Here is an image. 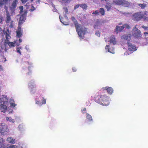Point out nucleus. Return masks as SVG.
Returning <instances> with one entry per match:
<instances>
[{
  "mask_svg": "<svg viewBox=\"0 0 148 148\" xmlns=\"http://www.w3.org/2000/svg\"><path fill=\"white\" fill-rule=\"evenodd\" d=\"M1 100L0 101L1 104L0 105V110L1 112L5 113L8 111L9 113L13 112V110L9 105L8 99L7 95H3L1 98Z\"/></svg>",
  "mask_w": 148,
  "mask_h": 148,
  "instance_id": "f257e3e1",
  "label": "nucleus"
},
{
  "mask_svg": "<svg viewBox=\"0 0 148 148\" xmlns=\"http://www.w3.org/2000/svg\"><path fill=\"white\" fill-rule=\"evenodd\" d=\"M71 19L75 23L77 32L80 38H83L84 35L86 30V29L83 26H81L77 24V22L74 17L72 16Z\"/></svg>",
  "mask_w": 148,
  "mask_h": 148,
  "instance_id": "f03ea898",
  "label": "nucleus"
},
{
  "mask_svg": "<svg viewBox=\"0 0 148 148\" xmlns=\"http://www.w3.org/2000/svg\"><path fill=\"white\" fill-rule=\"evenodd\" d=\"M96 101L103 106H107L109 105L110 99L105 95L98 96L95 97Z\"/></svg>",
  "mask_w": 148,
  "mask_h": 148,
  "instance_id": "7ed1b4c3",
  "label": "nucleus"
},
{
  "mask_svg": "<svg viewBox=\"0 0 148 148\" xmlns=\"http://www.w3.org/2000/svg\"><path fill=\"white\" fill-rule=\"evenodd\" d=\"M147 13L146 11L135 13L132 15V18L134 21H138L141 18H143L145 21H147L148 22V18H146L145 16Z\"/></svg>",
  "mask_w": 148,
  "mask_h": 148,
  "instance_id": "20e7f679",
  "label": "nucleus"
},
{
  "mask_svg": "<svg viewBox=\"0 0 148 148\" xmlns=\"http://www.w3.org/2000/svg\"><path fill=\"white\" fill-rule=\"evenodd\" d=\"M19 8L20 10V13L21 16L20 17L19 20V24H21L24 22L25 19V16L27 12L25 11L24 13L23 11V6L19 7Z\"/></svg>",
  "mask_w": 148,
  "mask_h": 148,
  "instance_id": "39448f33",
  "label": "nucleus"
},
{
  "mask_svg": "<svg viewBox=\"0 0 148 148\" xmlns=\"http://www.w3.org/2000/svg\"><path fill=\"white\" fill-rule=\"evenodd\" d=\"M132 34L134 37L137 38H139L141 37V32L137 28L136 25L133 29Z\"/></svg>",
  "mask_w": 148,
  "mask_h": 148,
  "instance_id": "423d86ee",
  "label": "nucleus"
},
{
  "mask_svg": "<svg viewBox=\"0 0 148 148\" xmlns=\"http://www.w3.org/2000/svg\"><path fill=\"white\" fill-rule=\"evenodd\" d=\"M127 44L128 50L131 52L130 53H129L128 51L125 52L124 54L125 55H128L133 51H135L137 50V48L135 45L132 44L130 42H127Z\"/></svg>",
  "mask_w": 148,
  "mask_h": 148,
  "instance_id": "0eeeda50",
  "label": "nucleus"
},
{
  "mask_svg": "<svg viewBox=\"0 0 148 148\" xmlns=\"http://www.w3.org/2000/svg\"><path fill=\"white\" fill-rule=\"evenodd\" d=\"M5 9L7 15L6 22L7 23H8V25L9 27H10L11 28L12 27H13L14 22L13 21L11 20L10 17L9 13V12L6 7H5Z\"/></svg>",
  "mask_w": 148,
  "mask_h": 148,
  "instance_id": "6e6552de",
  "label": "nucleus"
},
{
  "mask_svg": "<svg viewBox=\"0 0 148 148\" xmlns=\"http://www.w3.org/2000/svg\"><path fill=\"white\" fill-rule=\"evenodd\" d=\"M3 38H5L7 40H8L10 39L11 37L10 36V33L8 29H5L3 30L2 32H1Z\"/></svg>",
  "mask_w": 148,
  "mask_h": 148,
  "instance_id": "1a4fd4ad",
  "label": "nucleus"
},
{
  "mask_svg": "<svg viewBox=\"0 0 148 148\" xmlns=\"http://www.w3.org/2000/svg\"><path fill=\"white\" fill-rule=\"evenodd\" d=\"M8 131L7 125L4 123L0 124V132L3 134L5 133H7Z\"/></svg>",
  "mask_w": 148,
  "mask_h": 148,
  "instance_id": "9d476101",
  "label": "nucleus"
},
{
  "mask_svg": "<svg viewBox=\"0 0 148 148\" xmlns=\"http://www.w3.org/2000/svg\"><path fill=\"white\" fill-rule=\"evenodd\" d=\"M17 42V40H15L13 42H5V45L6 44H7L10 47H14L15 45L19 46L20 45L19 43H18Z\"/></svg>",
  "mask_w": 148,
  "mask_h": 148,
  "instance_id": "9b49d317",
  "label": "nucleus"
},
{
  "mask_svg": "<svg viewBox=\"0 0 148 148\" xmlns=\"http://www.w3.org/2000/svg\"><path fill=\"white\" fill-rule=\"evenodd\" d=\"M29 88L30 92L32 93H34L35 92L36 88L35 84L31 83L29 84Z\"/></svg>",
  "mask_w": 148,
  "mask_h": 148,
  "instance_id": "f8f14e48",
  "label": "nucleus"
},
{
  "mask_svg": "<svg viewBox=\"0 0 148 148\" xmlns=\"http://www.w3.org/2000/svg\"><path fill=\"white\" fill-rule=\"evenodd\" d=\"M64 18L63 19L64 20H63V19L61 18L60 17V16H59L60 20L61 22L63 23V24L64 25H69V23L68 22V19L67 16H66L65 15H64Z\"/></svg>",
  "mask_w": 148,
  "mask_h": 148,
  "instance_id": "ddd939ff",
  "label": "nucleus"
},
{
  "mask_svg": "<svg viewBox=\"0 0 148 148\" xmlns=\"http://www.w3.org/2000/svg\"><path fill=\"white\" fill-rule=\"evenodd\" d=\"M23 31L21 27L18 26L16 31V36L18 37H20L22 35Z\"/></svg>",
  "mask_w": 148,
  "mask_h": 148,
  "instance_id": "4468645a",
  "label": "nucleus"
},
{
  "mask_svg": "<svg viewBox=\"0 0 148 148\" xmlns=\"http://www.w3.org/2000/svg\"><path fill=\"white\" fill-rule=\"evenodd\" d=\"M131 34L128 35H125L121 36V38L122 40H125L126 41H129L131 39Z\"/></svg>",
  "mask_w": 148,
  "mask_h": 148,
  "instance_id": "2eb2a0df",
  "label": "nucleus"
},
{
  "mask_svg": "<svg viewBox=\"0 0 148 148\" xmlns=\"http://www.w3.org/2000/svg\"><path fill=\"white\" fill-rule=\"evenodd\" d=\"M103 89L104 90H106L108 93L110 95L112 94L113 91L112 88L111 87H106L103 88Z\"/></svg>",
  "mask_w": 148,
  "mask_h": 148,
  "instance_id": "dca6fc26",
  "label": "nucleus"
},
{
  "mask_svg": "<svg viewBox=\"0 0 148 148\" xmlns=\"http://www.w3.org/2000/svg\"><path fill=\"white\" fill-rule=\"evenodd\" d=\"M105 49L106 50H108V52L112 53L114 54L115 53L114 48H110L109 45H106L105 47Z\"/></svg>",
  "mask_w": 148,
  "mask_h": 148,
  "instance_id": "f3484780",
  "label": "nucleus"
},
{
  "mask_svg": "<svg viewBox=\"0 0 148 148\" xmlns=\"http://www.w3.org/2000/svg\"><path fill=\"white\" fill-rule=\"evenodd\" d=\"M109 42L110 43H112L114 45L116 44L117 43L114 36H112L110 37Z\"/></svg>",
  "mask_w": 148,
  "mask_h": 148,
  "instance_id": "a211bd4d",
  "label": "nucleus"
},
{
  "mask_svg": "<svg viewBox=\"0 0 148 148\" xmlns=\"http://www.w3.org/2000/svg\"><path fill=\"white\" fill-rule=\"evenodd\" d=\"M9 102L11 107L12 108H14L16 106L14 100L12 99L11 98L10 99Z\"/></svg>",
  "mask_w": 148,
  "mask_h": 148,
  "instance_id": "6ab92c4d",
  "label": "nucleus"
},
{
  "mask_svg": "<svg viewBox=\"0 0 148 148\" xmlns=\"http://www.w3.org/2000/svg\"><path fill=\"white\" fill-rule=\"evenodd\" d=\"M7 141L10 143L14 144L15 143V140L11 137H8L7 139Z\"/></svg>",
  "mask_w": 148,
  "mask_h": 148,
  "instance_id": "aec40b11",
  "label": "nucleus"
},
{
  "mask_svg": "<svg viewBox=\"0 0 148 148\" xmlns=\"http://www.w3.org/2000/svg\"><path fill=\"white\" fill-rule=\"evenodd\" d=\"M109 3H108V2H106L107 4L105 5V7L107 9V11H109L111 9V5L113 4L112 2L111 3L110 2H109Z\"/></svg>",
  "mask_w": 148,
  "mask_h": 148,
  "instance_id": "412c9836",
  "label": "nucleus"
},
{
  "mask_svg": "<svg viewBox=\"0 0 148 148\" xmlns=\"http://www.w3.org/2000/svg\"><path fill=\"white\" fill-rule=\"evenodd\" d=\"M125 28L124 26H117L116 28V33H118L119 31L121 32Z\"/></svg>",
  "mask_w": 148,
  "mask_h": 148,
  "instance_id": "4be33fe9",
  "label": "nucleus"
},
{
  "mask_svg": "<svg viewBox=\"0 0 148 148\" xmlns=\"http://www.w3.org/2000/svg\"><path fill=\"white\" fill-rule=\"evenodd\" d=\"M18 0H13V3L11 7V9H13L15 8L18 3Z\"/></svg>",
  "mask_w": 148,
  "mask_h": 148,
  "instance_id": "5701e85b",
  "label": "nucleus"
},
{
  "mask_svg": "<svg viewBox=\"0 0 148 148\" xmlns=\"http://www.w3.org/2000/svg\"><path fill=\"white\" fill-rule=\"evenodd\" d=\"M100 23L99 21H97L95 23L94 28L95 29H97L100 27Z\"/></svg>",
  "mask_w": 148,
  "mask_h": 148,
  "instance_id": "b1692460",
  "label": "nucleus"
},
{
  "mask_svg": "<svg viewBox=\"0 0 148 148\" xmlns=\"http://www.w3.org/2000/svg\"><path fill=\"white\" fill-rule=\"evenodd\" d=\"M10 0H3V1H0V7L4 3H7L10 1Z\"/></svg>",
  "mask_w": 148,
  "mask_h": 148,
  "instance_id": "393cba45",
  "label": "nucleus"
},
{
  "mask_svg": "<svg viewBox=\"0 0 148 148\" xmlns=\"http://www.w3.org/2000/svg\"><path fill=\"white\" fill-rule=\"evenodd\" d=\"M6 119L7 121H9L10 122L14 123V120L10 117H6Z\"/></svg>",
  "mask_w": 148,
  "mask_h": 148,
  "instance_id": "a878e982",
  "label": "nucleus"
},
{
  "mask_svg": "<svg viewBox=\"0 0 148 148\" xmlns=\"http://www.w3.org/2000/svg\"><path fill=\"white\" fill-rule=\"evenodd\" d=\"M99 12L102 16H103L105 14V10L103 8H101L99 9Z\"/></svg>",
  "mask_w": 148,
  "mask_h": 148,
  "instance_id": "bb28decb",
  "label": "nucleus"
},
{
  "mask_svg": "<svg viewBox=\"0 0 148 148\" xmlns=\"http://www.w3.org/2000/svg\"><path fill=\"white\" fill-rule=\"evenodd\" d=\"M86 118L89 121H92V118L91 115L88 114H86Z\"/></svg>",
  "mask_w": 148,
  "mask_h": 148,
  "instance_id": "cd10ccee",
  "label": "nucleus"
},
{
  "mask_svg": "<svg viewBox=\"0 0 148 148\" xmlns=\"http://www.w3.org/2000/svg\"><path fill=\"white\" fill-rule=\"evenodd\" d=\"M9 148H19L18 146L16 145H11L9 147Z\"/></svg>",
  "mask_w": 148,
  "mask_h": 148,
  "instance_id": "c85d7f7f",
  "label": "nucleus"
},
{
  "mask_svg": "<svg viewBox=\"0 0 148 148\" xmlns=\"http://www.w3.org/2000/svg\"><path fill=\"white\" fill-rule=\"evenodd\" d=\"M138 5L141 7V8H144L146 6V5L145 3L143 4H139Z\"/></svg>",
  "mask_w": 148,
  "mask_h": 148,
  "instance_id": "c756f323",
  "label": "nucleus"
},
{
  "mask_svg": "<svg viewBox=\"0 0 148 148\" xmlns=\"http://www.w3.org/2000/svg\"><path fill=\"white\" fill-rule=\"evenodd\" d=\"M21 47H17L16 48V50L17 52L20 55L21 54V52L20 50L21 49H22Z\"/></svg>",
  "mask_w": 148,
  "mask_h": 148,
  "instance_id": "7c9ffc66",
  "label": "nucleus"
},
{
  "mask_svg": "<svg viewBox=\"0 0 148 148\" xmlns=\"http://www.w3.org/2000/svg\"><path fill=\"white\" fill-rule=\"evenodd\" d=\"M80 6L83 9H86L87 8V6L85 4H81Z\"/></svg>",
  "mask_w": 148,
  "mask_h": 148,
  "instance_id": "2f4dec72",
  "label": "nucleus"
},
{
  "mask_svg": "<svg viewBox=\"0 0 148 148\" xmlns=\"http://www.w3.org/2000/svg\"><path fill=\"white\" fill-rule=\"evenodd\" d=\"M36 103L38 105H41L42 104L40 102V101L39 100V99H37L36 101Z\"/></svg>",
  "mask_w": 148,
  "mask_h": 148,
  "instance_id": "473e14b6",
  "label": "nucleus"
},
{
  "mask_svg": "<svg viewBox=\"0 0 148 148\" xmlns=\"http://www.w3.org/2000/svg\"><path fill=\"white\" fill-rule=\"evenodd\" d=\"M99 13L98 11L97 10L95 11L92 13V14H93L99 15Z\"/></svg>",
  "mask_w": 148,
  "mask_h": 148,
  "instance_id": "72a5a7b5",
  "label": "nucleus"
},
{
  "mask_svg": "<svg viewBox=\"0 0 148 148\" xmlns=\"http://www.w3.org/2000/svg\"><path fill=\"white\" fill-rule=\"evenodd\" d=\"M64 12L65 13V14H68V10L67 9V8H64Z\"/></svg>",
  "mask_w": 148,
  "mask_h": 148,
  "instance_id": "f704fd0d",
  "label": "nucleus"
},
{
  "mask_svg": "<svg viewBox=\"0 0 148 148\" xmlns=\"http://www.w3.org/2000/svg\"><path fill=\"white\" fill-rule=\"evenodd\" d=\"M46 103V99H45L44 98H42V104H45Z\"/></svg>",
  "mask_w": 148,
  "mask_h": 148,
  "instance_id": "c9c22d12",
  "label": "nucleus"
},
{
  "mask_svg": "<svg viewBox=\"0 0 148 148\" xmlns=\"http://www.w3.org/2000/svg\"><path fill=\"white\" fill-rule=\"evenodd\" d=\"M123 26H124L127 29H129L130 27L129 25L127 24H125Z\"/></svg>",
  "mask_w": 148,
  "mask_h": 148,
  "instance_id": "e433bc0d",
  "label": "nucleus"
},
{
  "mask_svg": "<svg viewBox=\"0 0 148 148\" xmlns=\"http://www.w3.org/2000/svg\"><path fill=\"white\" fill-rule=\"evenodd\" d=\"M5 141V140L3 138L0 139V145L2 143H3Z\"/></svg>",
  "mask_w": 148,
  "mask_h": 148,
  "instance_id": "4c0bfd02",
  "label": "nucleus"
},
{
  "mask_svg": "<svg viewBox=\"0 0 148 148\" xmlns=\"http://www.w3.org/2000/svg\"><path fill=\"white\" fill-rule=\"evenodd\" d=\"M30 8H31L29 9V10L31 11H32L35 9V8L32 6H30Z\"/></svg>",
  "mask_w": 148,
  "mask_h": 148,
  "instance_id": "58836bf2",
  "label": "nucleus"
},
{
  "mask_svg": "<svg viewBox=\"0 0 148 148\" xmlns=\"http://www.w3.org/2000/svg\"><path fill=\"white\" fill-rule=\"evenodd\" d=\"M95 34L96 36H98V37H99L100 36V34L99 32H97L95 33Z\"/></svg>",
  "mask_w": 148,
  "mask_h": 148,
  "instance_id": "ea45409f",
  "label": "nucleus"
},
{
  "mask_svg": "<svg viewBox=\"0 0 148 148\" xmlns=\"http://www.w3.org/2000/svg\"><path fill=\"white\" fill-rule=\"evenodd\" d=\"M51 5L53 6V8H54V9H53V11L54 12H56L57 11V10L55 8V5L53 4H52Z\"/></svg>",
  "mask_w": 148,
  "mask_h": 148,
  "instance_id": "a19ab883",
  "label": "nucleus"
},
{
  "mask_svg": "<svg viewBox=\"0 0 148 148\" xmlns=\"http://www.w3.org/2000/svg\"><path fill=\"white\" fill-rule=\"evenodd\" d=\"M2 19H3V18H2V17L0 16V22H1L2 20ZM0 31H1V29L0 28Z\"/></svg>",
  "mask_w": 148,
  "mask_h": 148,
  "instance_id": "79ce46f5",
  "label": "nucleus"
},
{
  "mask_svg": "<svg viewBox=\"0 0 148 148\" xmlns=\"http://www.w3.org/2000/svg\"><path fill=\"white\" fill-rule=\"evenodd\" d=\"M21 1L23 3L25 4L27 1V0H21Z\"/></svg>",
  "mask_w": 148,
  "mask_h": 148,
  "instance_id": "37998d69",
  "label": "nucleus"
},
{
  "mask_svg": "<svg viewBox=\"0 0 148 148\" xmlns=\"http://www.w3.org/2000/svg\"><path fill=\"white\" fill-rule=\"evenodd\" d=\"M79 5H75L74 7V9L75 10L76 9H77V8H78L79 7Z\"/></svg>",
  "mask_w": 148,
  "mask_h": 148,
  "instance_id": "c03bdc74",
  "label": "nucleus"
},
{
  "mask_svg": "<svg viewBox=\"0 0 148 148\" xmlns=\"http://www.w3.org/2000/svg\"><path fill=\"white\" fill-rule=\"evenodd\" d=\"M142 27L145 30H147L148 29V27L144 26H142Z\"/></svg>",
  "mask_w": 148,
  "mask_h": 148,
  "instance_id": "a18cd8bd",
  "label": "nucleus"
},
{
  "mask_svg": "<svg viewBox=\"0 0 148 148\" xmlns=\"http://www.w3.org/2000/svg\"><path fill=\"white\" fill-rule=\"evenodd\" d=\"M1 48H2V49H4L5 51H7V49L5 47H2Z\"/></svg>",
  "mask_w": 148,
  "mask_h": 148,
  "instance_id": "49530a36",
  "label": "nucleus"
},
{
  "mask_svg": "<svg viewBox=\"0 0 148 148\" xmlns=\"http://www.w3.org/2000/svg\"><path fill=\"white\" fill-rule=\"evenodd\" d=\"M25 49H26L27 50V51H29V47L27 46H26V47H25Z\"/></svg>",
  "mask_w": 148,
  "mask_h": 148,
  "instance_id": "de8ad7c7",
  "label": "nucleus"
},
{
  "mask_svg": "<svg viewBox=\"0 0 148 148\" xmlns=\"http://www.w3.org/2000/svg\"><path fill=\"white\" fill-rule=\"evenodd\" d=\"M86 111V109L85 108H84L82 110V111L83 113H84Z\"/></svg>",
  "mask_w": 148,
  "mask_h": 148,
  "instance_id": "09e8293b",
  "label": "nucleus"
},
{
  "mask_svg": "<svg viewBox=\"0 0 148 148\" xmlns=\"http://www.w3.org/2000/svg\"><path fill=\"white\" fill-rule=\"evenodd\" d=\"M144 34L146 36H148V33L147 32H145L144 33Z\"/></svg>",
  "mask_w": 148,
  "mask_h": 148,
  "instance_id": "8fccbe9b",
  "label": "nucleus"
},
{
  "mask_svg": "<svg viewBox=\"0 0 148 148\" xmlns=\"http://www.w3.org/2000/svg\"><path fill=\"white\" fill-rule=\"evenodd\" d=\"M73 71L75 72L76 71V69L75 67H73Z\"/></svg>",
  "mask_w": 148,
  "mask_h": 148,
  "instance_id": "3c124183",
  "label": "nucleus"
},
{
  "mask_svg": "<svg viewBox=\"0 0 148 148\" xmlns=\"http://www.w3.org/2000/svg\"><path fill=\"white\" fill-rule=\"evenodd\" d=\"M22 40L21 39H19V40H18V41H19V43H21V42H22Z\"/></svg>",
  "mask_w": 148,
  "mask_h": 148,
  "instance_id": "603ef678",
  "label": "nucleus"
},
{
  "mask_svg": "<svg viewBox=\"0 0 148 148\" xmlns=\"http://www.w3.org/2000/svg\"><path fill=\"white\" fill-rule=\"evenodd\" d=\"M40 0H37V1H36V2L37 3H40Z\"/></svg>",
  "mask_w": 148,
  "mask_h": 148,
  "instance_id": "864d4df0",
  "label": "nucleus"
},
{
  "mask_svg": "<svg viewBox=\"0 0 148 148\" xmlns=\"http://www.w3.org/2000/svg\"><path fill=\"white\" fill-rule=\"evenodd\" d=\"M2 70V69L1 67V66L0 65V71H1Z\"/></svg>",
  "mask_w": 148,
  "mask_h": 148,
  "instance_id": "5fc2aeb1",
  "label": "nucleus"
},
{
  "mask_svg": "<svg viewBox=\"0 0 148 148\" xmlns=\"http://www.w3.org/2000/svg\"><path fill=\"white\" fill-rule=\"evenodd\" d=\"M63 1H66V2H67L69 1V0H62Z\"/></svg>",
  "mask_w": 148,
  "mask_h": 148,
  "instance_id": "6e6d98bb",
  "label": "nucleus"
},
{
  "mask_svg": "<svg viewBox=\"0 0 148 148\" xmlns=\"http://www.w3.org/2000/svg\"><path fill=\"white\" fill-rule=\"evenodd\" d=\"M21 126V125H19V126H18V127H19V129H20V126Z\"/></svg>",
  "mask_w": 148,
  "mask_h": 148,
  "instance_id": "4d7b16f0",
  "label": "nucleus"
},
{
  "mask_svg": "<svg viewBox=\"0 0 148 148\" xmlns=\"http://www.w3.org/2000/svg\"><path fill=\"white\" fill-rule=\"evenodd\" d=\"M27 8V9H29V8H30V7H28Z\"/></svg>",
  "mask_w": 148,
  "mask_h": 148,
  "instance_id": "13d9d810",
  "label": "nucleus"
},
{
  "mask_svg": "<svg viewBox=\"0 0 148 148\" xmlns=\"http://www.w3.org/2000/svg\"><path fill=\"white\" fill-rule=\"evenodd\" d=\"M30 1H31V2H32L33 1V0H30Z\"/></svg>",
  "mask_w": 148,
  "mask_h": 148,
  "instance_id": "bf43d9fd",
  "label": "nucleus"
},
{
  "mask_svg": "<svg viewBox=\"0 0 148 148\" xmlns=\"http://www.w3.org/2000/svg\"><path fill=\"white\" fill-rule=\"evenodd\" d=\"M121 23H119V25H121Z\"/></svg>",
  "mask_w": 148,
  "mask_h": 148,
  "instance_id": "052dcab7",
  "label": "nucleus"
},
{
  "mask_svg": "<svg viewBox=\"0 0 148 148\" xmlns=\"http://www.w3.org/2000/svg\"><path fill=\"white\" fill-rule=\"evenodd\" d=\"M107 40H106V39H105V41H107Z\"/></svg>",
  "mask_w": 148,
  "mask_h": 148,
  "instance_id": "680f3d73",
  "label": "nucleus"
},
{
  "mask_svg": "<svg viewBox=\"0 0 148 148\" xmlns=\"http://www.w3.org/2000/svg\"><path fill=\"white\" fill-rule=\"evenodd\" d=\"M26 6H28V5H27H27H26Z\"/></svg>",
  "mask_w": 148,
  "mask_h": 148,
  "instance_id": "e2e57ef3",
  "label": "nucleus"
}]
</instances>
